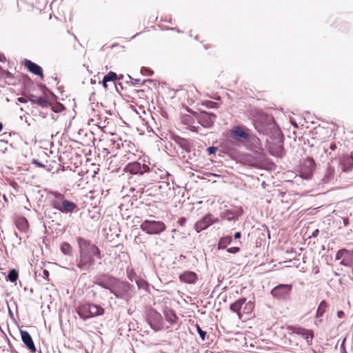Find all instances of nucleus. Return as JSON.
<instances>
[{
	"mask_svg": "<svg viewBox=\"0 0 353 353\" xmlns=\"http://www.w3.org/2000/svg\"><path fill=\"white\" fill-rule=\"evenodd\" d=\"M79 256L77 259V266L81 271L90 272L95 264V259H101V251L94 244L82 237H78Z\"/></svg>",
	"mask_w": 353,
	"mask_h": 353,
	"instance_id": "obj_1",
	"label": "nucleus"
},
{
	"mask_svg": "<svg viewBox=\"0 0 353 353\" xmlns=\"http://www.w3.org/2000/svg\"><path fill=\"white\" fill-rule=\"evenodd\" d=\"M77 312L79 317L85 321L90 318L103 314L104 309L100 305L88 303L79 305Z\"/></svg>",
	"mask_w": 353,
	"mask_h": 353,
	"instance_id": "obj_2",
	"label": "nucleus"
},
{
	"mask_svg": "<svg viewBox=\"0 0 353 353\" xmlns=\"http://www.w3.org/2000/svg\"><path fill=\"white\" fill-rule=\"evenodd\" d=\"M132 288L133 285L129 283L117 279L110 293L119 299L128 301L132 297Z\"/></svg>",
	"mask_w": 353,
	"mask_h": 353,
	"instance_id": "obj_3",
	"label": "nucleus"
},
{
	"mask_svg": "<svg viewBox=\"0 0 353 353\" xmlns=\"http://www.w3.org/2000/svg\"><path fill=\"white\" fill-rule=\"evenodd\" d=\"M56 200L52 201L53 207L63 213L72 212L77 208V205L70 201L63 199V195L61 193L54 192Z\"/></svg>",
	"mask_w": 353,
	"mask_h": 353,
	"instance_id": "obj_4",
	"label": "nucleus"
},
{
	"mask_svg": "<svg viewBox=\"0 0 353 353\" xmlns=\"http://www.w3.org/2000/svg\"><path fill=\"white\" fill-rule=\"evenodd\" d=\"M140 228L148 234H160L166 230V225L163 221L148 219L141 223Z\"/></svg>",
	"mask_w": 353,
	"mask_h": 353,
	"instance_id": "obj_5",
	"label": "nucleus"
},
{
	"mask_svg": "<svg viewBox=\"0 0 353 353\" xmlns=\"http://www.w3.org/2000/svg\"><path fill=\"white\" fill-rule=\"evenodd\" d=\"M147 322L154 332L160 331L163 327L161 314L152 307H150L147 312Z\"/></svg>",
	"mask_w": 353,
	"mask_h": 353,
	"instance_id": "obj_6",
	"label": "nucleus"
},
{
	"mask_svg": "<svg viewBox=\"0 0 353 353\" xmlns=\"http://www.w3.org/2000/svg\"><path fill=\"white\" fill-rule=\"evenodd\" d=\"M124 171L129 172L131 174H139L143 175L144 173L150 171V167L145 163L141 164L139 161H133L128 163L125 168Z\"/></svg>",
	"mask_w": 353,
	"mask_h": 353,
	"instance_id": "obj_7",
	"label": "nucleus"
},
{
	"mask_svg": "<svg viewBox=\"0 0 353 353\" xmlns=\"http://www.w3.org/2000/svg\"><path fill=\"white\" fill-rule=\"evenodd\" d=\"M315 169V162L312 159L308 158L303 161L301 169L300 176L302 179L308 180L312 176Z\"/></svg>",
	"mask_w": 353,
	"mask_h": 353,
	"instance_id": "obj_8",
	"label": "nucleus"
},
{
	"mask_svg": "<svg viewBox=\"0 0 353 353\" xmlns=\"http://www.w3.org/2000/svg\"><path fill=\"white\" fill-rule=\"evenodd\" d=\"M117 279L112 276L103 274L97 279L95 283L104 289L108 290L110 292Z\"/></svg>",
	"mask_w": 353,
	"mask_h": 353,
	"instance_id": "obj_9",
	"label": "nucleus"
},
{
	"mask_svg": "<svg viewBox=\"0 0 353 353\" xmlns=\"http://www.w3.org/2000/svg\"><path fill=\"white\" fill-rule=\"evenodd\" d=\"M291 284H279L271 290V294L276 299H285L291 292Z\"/></svg>",
	"mask_w": 353,
	"mask_h": 353,
	"instance_id": "obj_10",
	"label": "nucleus"
},
{
	"mask_svg": "<svg viewBox=\"0 0 353 353\" xmlns=\"http://www.w3.org/2000/svg\"><path fill=\"white\" fill-rule=\"evenodd\" d=\"M217 221L218 219H214L212 214H208L201 220L196 222L194 228L197 232H200L202 230L207 229L209 226Z\"/></svg>",
	"mask_w": 353,
	"mask_h": 353,
	"instance_id": "obj_11",
	"label": "nucleus"
},
{
	"mask_svg": "<svg viewBox=\"0 0 353 353\" xmlns=\"http://www.w3.org/2000/svg\"><path fill=\"white\" fill-rule=\"evenodd\" d=\"M243 210L241 208H236L230 210H225L220 214L221 219L228 221H236L243 214Z\"/></svg>",
	"mask_w": 353,
	"mask_h": 353,
	"instance_id": "obj_12",
	"label": "nucleus"
},
{
	"mask_svg": "<svg viewBox=\"0 0 353 353\" xmlns=\"http://www.w3.org/2000/svg\"><path fill=\"white\" fill-rule=\"evenodd\" d=\"M290 330L292 333L303 336L305 339L307 345L312 343L314 338V332L312 330L297 326L290 327Z\"/></svg>",
	"mask_w": 353,
	"mask_h": 353,
	"instance_id": "obj_13",
	"label": "nucleus"
},
{
	"mask_svg": "<svg viewBox=\"0 0 353 353\" xmlns=\"http://www.w3.org/2000/svg\"><path fill=\"white\" fill-rule=\"evenodd\" d=\"M216 115L208 112H202L198 117L199 123L204 128H210L214 122Z\"/></svg>",
	"mask_w": 353,
	"mask_h": 353,
	"instance_id": "obj_14",
	"label": "nucleus"
},
{
	"mask_svg": "<svg viewBox=\"0 0 353 353\" xmlns=\"http://www.w3.org/2000/svg\"><path fill=\"white\" fill-rule=\"evenodd\" d=\"M173 140L182 150L181 154L183 152L190 153L192 152V145L188 139L175 135L173 137Z\"/></svg>",
	"mask_w": 353,
	"mask_h": 353,
	"instance_id": "obj_15",
	"label": "nucleus"
},
{
	"mask_svg": "<svg viewBox=\"0 0 353 353\" xmlns=\"http://www.w3.org/2000/svg\"><path fill=\"white\" fill-rule=\"evenodd\" d=\"M179 279L181 282L188 284H194L198 280V276L194 272L186 270L180 274Z\"/></svg>",
	"mask_w": 353,
	"mask_h": 353,
	"instance_id": "obj_16",
	"label": "nucleus"
},
{
	"mask_svg": "<svg viewBox=\"0 0 353 353\" xmlns=\"http://www.w3.org/2000/svg\"><path fill=\"white\" fill-rule=\"evenodd\" d=\"M231 135L238 141L248 140L249 134L241 126H235L231 130Z\"/></svg>",
	"mask_w": 353,
	"mask_h": 353,
	"instance_id": "obj_17",
	"label": "nucleus"
},
{
	"mask_svg": "<svg viewBox=\"0 0 353 353\" xmlns=\"http://www.w3.org/2000/svg\"><path fill=\"white\" fill-rule=\"evenodd\" d=\"M21 340L23 343L26 345L27 348L30 350L32 352H36V347L34 344L31 335L29 334L28 331L26 330H20Z\"/></svg>",
	"mask_w": 353,
	"mask_h": 353,
	"instance_id": "obj_18",
	"label": "nucleus"
},
{
	"mask_svg": "<svg viewBox=\"0 0 353 353\" xmlns=\"http://www.w3.org/2000/svg\"><path fill=\"white\" fill-rule=\"evenodd\" d=\"M247 301L246 298H241L235 301L230 305V310L237 314L239 319H242V308Z\"/></svg>",
	"mask_w": 353,
	"mask_h": 353,
	"instance_id": "obj_19",
	"label": "nucleus"
},
{
	"mask_svg": "<svg viewBox=\"0 0 353 353\" xmlns=\"http://www.w3.org/2000/svg\"><path fill=\"white\" fill-rule=\"evenodd\" d=\"M24 65L30 72L41 78L43 77V70L38 64L30 60L26 59Z\"/></svg>",
	"mask_w": 353,
	"mask_h": 353,
	"instance_id": "obj_20",
	"label": "nucleus"
},
{
	"mask_svg": "<svg viewBox=\"0 0 353 353\" xmlns=\"http://www.w3.org/2000/svg\"><path fill=\"white\" fill-rule=\"evenodd\" d=\"M340 165L343 172H348L353 168V155L345 156L340 161Z\"/></svg>",
	"mask_w": 353,
	"mask_h": 353,
	"instance_id": "obj_21",
	"label": "nucleus"
},
{
	"mask_svg": "<svg viewBox=\"0 0 353 353\" xmlns=\"http://www.w3.org/2000/svg\"><path fill=\"white\" fill-rule=\"evenodd\" d=\"M163 314L166 321L170 323L171 325H174L177 323L178 316L173 310L166 309L163 311Z\"/></svg>",
	"mask_w": 353,
	"mask_h": 353,
	"instance_id": "obj_22",
	"label": "nucleus"
},
{
	"mask_svg": "<svg viewBox=\"0 0 353 353\" xmlns=\"http://www.w3.org/2000/svg\"><path fill=\"white\" fill-rule=\"evenodd\" d=\"M149 172H154L157 176L156 179L159 178L161 179H168L170 176L169 172L161 168H152Z\"/></svg>",
	"mask_w": 353,
	"mask_h": 353,
	"instance_id": "obj_23",
	"label": "nucleus"
},
{
	"mask_svg": "<svg viewBox=\"0 0 353 353\" xmlns=\"http://www.w3.org/2000/svg\"><path fill=\"white\" fill-rule=\"evenodd\" d=\"M16 227L21 232H26L28 228V223L25 217H19L16 220Z\"/></svg>",
	"mask_w": 353,
	"mask_h": 353,
	"instance_id": "obj_24",
	"label": "nucleus"
},
{
	"mask_svg": "<svg viewBox=\"0 0 353 353\" xmlns=\"http://www.w3.org/2000/svg\"><path fill=\"white\" fill-rule=\"evenodd\" d=\"M232 241V238L230 236H225L220 238L218 243V249L219 250H224L228 245H229Z\"/></svg>",
	"mask_w": 353,
	"mask_h": 353,
	"instance_id": "obj_25",
	"label": "nucleus"
},
{
	"mask_svg": "<svg viewBox=\"0 0 353 353\" xmlns=\"http://www.w3.org/2000/svg\"><path fill=\"white\" fill-rule=\"evenodd\" d=\"M334 168L332 166H328L325 170L324 176L323 178V183H328L334 179Z\"/></svg>",
	"mask_w": 353,
	"mask_h": 353,
	"instance_id": "obj_26",
	"label": "nucleus"
},
{
	"mask_svg": "<svg viewBox=\"0 0 353 353\" xmlns=\"http://www.w3.org/2000/svg\"><path fill=\"white\" fill-rule=\"evenodd\" d=\"M254 307V303L251 301H245L243 308H242V315L243 314H250L252 312Z\"/></svg>",
	"mask_w": 353,
	"mask_h": 353,
	"instance_id": "obj_27",
	"label": "nucleus"
},
{
	"mask_svg": "<svg viewBox=\"0 0 353 353\" xmlns=\"http://www.w3.org/2000/svg\"><path fill=\"white\" fill-rule=\"evenodd\" d=\"M327 306V303L325 301H322L320 303V304L318 307L317 311H316V317L317 319L323 316V315L324 314V313L325 312Z\"/></svg>",
	"mask_w": 353,
	"mask_h": 353,
	"instance_id": "obj_28",
	"label": "nucleus"
},
{
	"mask_svg": "<svg viewBox=\"0 0 353 353\" xmlns=\"http://www.w3.org/2000/svg\"><path fill=\"white\" fill-rule=\"evenodd\" d=\"M61 250L62 253L65 255L70 256L72 254V247L67 242H64L61 245Z\"/></svg>",
	"mask_w": 353,
	"mask_h": 353,
	"instance_id": "obj_29",
	"label": "nucleus"
},
{
	"mask_svg": "<svg viewBox=\"0 0 353 353\" xmlns=\"http://www.w3.org/2000/svg\"><path fill=\"white\" fill-rule=\"evenodd\" d=\"M18 272L15 269H12L8 272V276H7V280L10 281V282H15L18 279Z\"/></svg>",
	"mask_w": 353,
	"mask_h": 353,
	"instance_id": "obj_30",
	"label": "nucleus"
},
{
	"mask_svg": "<svg viewBox=\"0 0 353 353\" xmlns=\"http://www.w3.org/2000/svg\"><path fill=\"white\" fill-rule=\"evenodd\" d=\"M103 78H105V82H110L116 80L117 79V75L114 72L110 71L105 74Z\"/></svg>",
	"mask_w": 353,
	"mask_h": 353,
	"instance_id": "obj_31",
	"label": "nucleus"
},
{
	"mask_svg": "<svg viewBox=\"0 0 353 353\" xmlns=\"http://www.w3.org/2000/svg\"><path fill=\"white\" fill-rule=\"evenodd\" d=\"M34 103L42 108H47L50 105L49 102L43 97L37 98Z\"/></svg>",
	"mask_w": 353,
	"mask_h": 353,
	"instance_id": "obj_32",
	"label": "nucleus"
},
{
	"mask_svg": "<svg viewBox=\"0 0 353 353\" xmlns=\"http://www.w3.org/2000/svg\"><path fill=\"white\" fill-rule=\"evenodd\" d=\"M49 105L51 106L52 110L54 112V113L61 112V111H63L65 109L63 104H61L60 103H57L56 104H54V105L50 104Z\"/></svg>",
	"mask_w": 353,
	"mask_h": 353,
	"instance_id": "obj_33",
	"label": "nucleus"
},
{
	"mask_svg": "<svg viewBox=\"0 0 353 353\" xmlns=\"http://www.w3.org/2000/svg\"><path fill=\"white\" fill-rule=\"evenodd\" d=\"M255 128L257 130L258 132L263 133H264L265 131L266 130V127L263 123H261L258 121L255 122Z\"/></svg>",
	"mask_w": 353,
	"mask_h": 353,
	"instance_id": "obj_34",
	"label": "nucleus"
},
{
	"mask_svg": "<svg viewBox=\"0 0 353 353\" xmlns=\"http://www.w3.org/2000/svg\"><path fill=\"white\" fill-rule=\"evenodd\" d=\"M196 327L201 340L205 341L206 336V332L203 331L199 325H196Z\"/></svg>",
	"mask_w": 353,
	"mask_h": 353,
	"instance_id": "obj_35",
	"label": "nucleus"
},
{
	"mask_svg": "<svg viewBox=\"0 0 353 353\" xmlns=\"http://www.w3.org/2000/svg\"><path fill=\"white\" fill-rule=\"evenodd\" d=\"M141 73L143 75L151 76L153 74L154 72L150 68L143 67L141 69Z\"/></svg>",
	"mask_w": 353,
	"mask_h": 353,
	"instance_id": "obj_36",
	"label": "nucleus"
},
{
	"mask_svg": "<svg viewBox=\"0 0 353 353\" xmlns=\"http://www.w3.org/2000/svg\"><path fill=\"white\" fill-rule=\"evenodd\" d=\"M239 250H240V248L239 247H232V248L227 249V252L228 253H231V254H236V253L239 252Z\"/></svg>",
	"mask_w": 353,
	"mask_h": 353,
	"instance_id": "obj_37",
	"label": "nucleus"
},
{
	"mask_svg": "<svg viewBox=\"0 0 353 353\" xmlns=\"http://www.w3.org/2000/svg\"><path fill=\"white\" fill-rule=\"evenodd\" d=\"M347 253V251L344 249L339 250L336 254V259H340L344 254Z\"/></svg>",
	"mask_w": 353,
	"mask_h": 353,
	"instance_id": "obj_38",
	"label": "nucleus"
},
{
	"mask_svg": "<svg viewBox=\"0 0 353 353\" xmlns=\"http://www.w3.org/2000/svg\"><path fill=\"white\" fill-rule=\"evenodd\" d=\"M207 151L209 154H214L217 151V148L214 146H210L207 148Z\"/></svg>",
	"mask_w": 353,
	"mask_h": 353,
	"instance_id": "obj_39",
	"label": "nucleus"
},
{
	"mask_svg": "<svg viewBox=\"0 0 353 353\" xmlns=\"http://www.w3.org/2000/svg\"><path fill=\"white\" fill-rule=\"evenodd\" d=\"M128 77L129 79H130L131 81V83H132V85H136V84H138L140 83L141 81V79H134L132 78L131 76L128 75Z\"/></svg>",
	"mask_w": 353,
	"mask_h": 353,
	"instance_id": "obj_40",
	"label": "nucleus"
},
{
	"mask_svg": "<svg viewBox=\"0 0 353 353\" xmlns=\"http://www.w3.org/2000/svg\"><path fill=\"white\" fill-rule=\"evenodd\" d=\"M178 223L181 226H183L186 223V219L185 217H181L179 219Z\"/></svg>",
	"mask_w": 353,
	"mask_h": 353,
	"instance_id": "obj_41",
	"label": "nucleus"
},
{
	"mask_svg": "<svg viewBox=\"0 0 353 353\" xmlns=\"http://www.w3.org/2000/svg\"><path fill=\"white\" fill-rule=\"evenodd\" d=\"M33 163L37 165L39 168H43L44 167V165L41 162L38 161V160H34L33 161Z\"/></svg>",
	"mask_w": 353,
	"mask_h": 353,
	"instance_id": "obj_42",
	"label": "nucleus"
},
{
	"mask_svg": "<svg viewBox=\"0 0 353 353\" xmlns=\"http://www.w3.org/2000/svg\"><path fill=\"white\" fill-rule=\"evenodd\" d=\"M42 276L45 279H48L49 276V272L46 270H43Z\"/></svg>",
	"mask_w": 353,
	"mask_h": 353,
	"instance_id": "obj_43",
	"label": "nucleus"
},
{
	"mask_svg": "<svg viewBox=\"0 0 353 353\" xmlns=\"http://www.w3.org/2000/svg\"><path fill=\"white\" fill-rule=\"evenodd\" d=\"M336 148H337V146H336V145L335 143H330V144L329 149L330 150L334 151V150H335L336 149Z\"/></svg>",
	"mask_w": 353,
	"mask_h": 353,
	"instance_id": "obj_44",
	"label": "nucleus"
},
{
	"mask_svg": "<svg viewBox=\"0 0 353 353\" xmlns=\"http://www.w3.org/2000/svg\"><path fill=\"white\" fill-rule=\"evenodd\" d=\"M241 236V233L240 232H236L234 234V239H239Z\"/></svg>",
	"mask_w": 353,
	"mask_h": 353,
	"instance_id": "obj_45",
	"label": "nucleus"
},
{
	"mask_svg": "<svg viewBox=\"0 0 353 353\" xmlns=\"http://www.w3.org/2000/svg\"><path fill=\"white\" fill-rule=\"evenodd\" d=\"M319 230L318 229H316L314 230L313 232H312V237H316L317 236V235L319 234Z\"/></svg>",
	"mask_w": 353,
	"mask_h": 353,
	"instance_id": "obj_46",
	"label": "nucleus"
},
{
	"mask_svg": "<svg viewBox=\"0 0 353 353\" xmlns=\"http://www.w3.org/2000/svg\"><path fill=\"white\" fill-rule=\"evenodd\" d=\"M18 101L22 103H25L27 102L26 99H25L23 97H19L17 99Z\"/></svg>",
	"mask_w": 353,
	"mask_h": 353,
	"instance_id": "obj_47",
	"label": "nucleus"
},
{
	"mask_svg": "<svg viewBox=\"0 0 353 353\" xmlns=\"http://www.w3.org/2000/svg\"><path fill=\"white\" fill-rule=\"evenodd\" d=\"M6 56L3 54H0V61L3 62L6 61Z\"/></svg>",
	"mask_w": 353,
	"mask_h": 353,
	"instance_id": "obj_48",
	"label": "nucleus"
},
{
	"mask_svg": "<svg viewBox=\"0 0 353 353\" xmlns=\"http://www.w3.org/2000/svg\"><path fill=\"white\" fill-rule=\"evenodd\" d=\"M107 83L108 82H105V78H103V80H102V85H103V86L104 87L105 89H107V87H108Z\"/></svg>",
	"mask_w": 353,
	"mask_h": 353,
	"instance_id": "obj_49",
	"label": "nucleus"
},
{
	"mask_svg": "<svg viewBox=\"0 0 353 353\" xmlns=\"http://www.w3.org/2000/svg\"><path fill=\"white\" fill-rule=\"evenodd\" d=\"M341 263L342 265H346V266H347V265H348L347 263L345 261V259H343V260L341 261Z\"/></svg>",
	"mask_w": 353,
	"mask_h": 353,
	"instance_id": "obj_50",
	"label": "nucleus"
},
{
	"mask_svg": "<svg viewBox=\"0 0 353 353\" xmlns=\"http://www.w3.org/2000/svg\"><path fill=\"white\" fill-rule=\"evenodd\" d=\"M56 113L52 114V119L54 120H56L57 118V116L55 115Z\"/></svg>",
	"mask_w": 353,
	"mask_h": 353,
	"instance_id": "obj_51",
	"label": "nucleus"
},
{
	"mask_svg": "<svg viewBox=\"0 0 353 353\" xmlns=\"http://www.w3.org/2000/svg\"><path fill=\"white\" fill-rule=\"evenodd\" d=\"M337 314L339 317H341L343 314V312L342 311H339Z\"/></svg>",
	"mask_w": 353,
	"mask_h": 353,
	"instance_id": "obj_52",
	"label": "nucleus"
},
{
	"mask_svg": "<svg viewBox=\"0 0 353 353\" xmlns=\"http://www.w3.org/2000/svg\"><path fill=\"white\" fill-rule=\"evenodd\" d=\"M3 130V124L0 121V132Z\"/></svg>",
	"mask_w": 353,
	"mask_h": 353,
	"instance_id": "obj_53",
	"label": "nucleus"
},
{
	"mask_svg": "<svg viewBox=\"0 0 353 353\" xmlns=\"http://www.w3.org/2000/svg\"><path fill=\"white\" fill-rule=\"evenodd\" d=\"M141 281H137V285L139 286V288H141Z\"/></svg>",
	"mask_w": 353,
	"mask_h": 353,
	"instance_id": "obj_54",
	"label": "nucleus"
},
{
	"mask_svg": "<svg viewBox=\"0 0 353 353\" xmlns=\"http://www.w3.org/2000/svg\"><path fill=\"white\" fill-rule=\"evenodd\" d=\"M147 81H150H150H151V80H150V79L144 80V81H143L142 84H144V83H145V82H147Z\"/></svg>",
	"mask_w": 353,
	"mask_h": 353,
	"instance_id": "obj_55",
	"label": "nucleus"
},
{
	"mask_svg": "<svg viewBox=\"0 0 353 353\" xmlns=\"http://www.w3.org/2000/svg\"><path fill=\"white\" fill-rule=\"evenodd\" d=\"M3 199L5 201H8V199L7 197L6 196V195H3Z\"/></svg>",
	"mask_w": 353,
	"mask_h": 353,
	"instance_id": "obj_56",
	"label": "nucleus"
},
{
	"mask_svg": "<svg viewBox=\"0 0 353 353\" xmlns=\"http://www.w3.org/2000/svg\"><path fill=\"white\" fill-rule=\"evenodd\" d=\"M9 314L10 315L12 316V312L11 311V310L9 308Z\"/></svg>",
	"mask_w": 353,
	"mask_h": 353,
	"instance_id": "obj_57",
	"label": "nucleus"
},
{
	"mask_svg": "<svg viewBox=\"0 0 353 353\" xmlns=\"http://www.w3.org/2000/svg\"><path fill=\"white\" fill-rule=\"evenodd\" d=\"M265 120H269V121H270H270H271V120H272V119H271V118L265 117Z\"/></svg>",
	"mask_w": 353,
	"mask_h": 353,
	"instance_id": "obj_58",
	"label": "nucleus"
},
{
	"mask_svg": "<svg viewBox=\"0 0 353 353\" xmlns=\"http://www.w3.org/2000/svg\"><path fill=\"white\" fill-rule=\"evenodd\" d=\"M138 34H139V33L136 34L135 35H134V36L132 37V39L135 38Z\"/></svg>",
	"mask_w": 353,
	"mask_h": 353,
	"instance_id": "obj_59",
	"label": "nucleus"
},
{
	"mask_svg": "<svg viewBox=\"0 0 353 353\" xmlns=\"http://www.w3.org/2000/svg\"><path fill=\"white\" fill-rule=\"evenodd\" d=\"M72 35L74 37L75 40H77V37L74 34H72Z\"/></svg>",
	"mask_w": 353,
	"mask_h": 353,
	"instance_id": "obj_60",
	"label": "nucleus"
},
{
	"mask_svg": "<svg viewBox=\"0 0 353 353\" xmlns=\"http://www.w3.org/2000/svg\"><path fill=\"white\" fill-rule=\"evenodd\" d=\"M188 159H190V160H192V157L190 155V156L188 157Z\"/></svg>",
	"mask_w": 353,
	"mask_h": 353,
	"instance_id": "obj_61",
	"label": "nucleus"
},
{
	"mask_svg": "<svg viewBox=\"0 0 353 353\" xmlns=\"http://www.w3.org/2000/svg\"><path fill=\"white\" fill-rule=\"evenodd\" d=\"M116 46H117V44H114V45L112 46V48H114Z\"/></svg>",
	"mask_w": 353,
	"mask_h": 353,
	"instance_id": "obj_62",
	"label": "nucleus"
},
{
	"mask_svg": "<svg viewBox=\"0 0 353 353\" xmlns=\"http://www.w3.org/2000/svg\"><path fill=\"white\" fill-rule=\"evenodd\" d=\"M137 237H136V238L134 239V241H136V242H137Z\"/></svg>",
	"mask_w": 353,
	"mask_h": 353,
	"instance_id": "obj_63",
	"label": "nucleus"
}]
</instances>
